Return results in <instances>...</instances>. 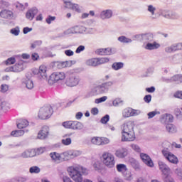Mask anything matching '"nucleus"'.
I'll return each mask as SVG.
<instances>
[{
	"label": "nucleus",
	"instance_id": "f257e3e1",
	"mask_svg": "<svg viewBox=\"0 0 182 182\" xmlns=\"http://www.w3.org/2000/svg\"><path fill=\"white\" fill-rule=\"evenodd\" d=\"M136 134H134V122L127 121L122 127V141H134Z\"/></svg>",
	"mask_w": 182,
	"mask_h": 182
},
{
	"label": "nucleus",
	"instance_id": "f03ea898",
	"mask_svg": "<svg viewBox=\"0 0 182 182\" xmlns=\"http://www.w3.org/2000/svg\"><path fill=\"white\" fill-rule=\"evenodd\" d=\"M68 172L70 177L75 182L83 181V177L82 174H87V169L83 168V166H70L68 168Z\"/></svg>",
	"mask_w": 182,
	"mask_h": 182
},
{
	"label": "nucleus",
	"instance_id": "7ed1b4c3",
	"mask_svg": "<svg viewBox=\"0 0 182 182\" xmlns=\"http://www.w3.org/2000/svg\"><path fill=\"white\" fill-rule=\"evenodd\" d=\"M101 160L104 165L108 168H113L116 161L114 160V155L110 152H104L102 155Z\"/></svg>",
	"mask_w": 182,
	"mask_h": 182
},
{
	"label": "nucleus",
	"instance_id": "20e7f679",
	"mask_svg": "<svg viewBox=\"0 0 182 182\" xmlns=\"http://www.w3.org/2000/svg\"><path fill=\"white\" fill-rule=\"evenodd\" d=\"M53 114V109L50 106H44L39 109L38 117L41 120H46Z\"/></svg>",
	"mask_w": 182,
	"mask_h": 182
},
{
	"label": "nucleus",
	"instance_id": "39448f33",
	"mask_svg": "<svg viewBox=\"0 0 182 182\" xmlns=\"http://www.w3.org/2000/svg\"><path fill=\"white\" fill-rule=\"evenodd\" d=\"M62 126L65 129H70V130H82L83 124L77 121H65L62 123Z\"/></svg>",
	"mask_w": 182,
	"mask_h": 182
},
{
	"label": "nucleus",
	"instance_id": "423d86ee",
	"mask_svg": "<svg viewBox=\"0 0 182 182\" xmlns=\"http://www.w3.org/2000/svg\"><path fill=\"white\" fill-rule=\"evenodd\" d=\"M162 154L166 160L169 163H171V164H178V158L174 155V154L168 151V149H163Z\"/></svg>",
	"mask_w": 182,
	"mask_h": 182
},
{
	"label": "nucleus",
	"instance_id": "0eeeda50",
	"mask_svg": "<svg viewBox=\"0 0 182 182\" xmlns=\"http://www.w3.org/2000/svg\"><path fill=\"white\" fill-rule=\"evenodd\" d=\"M66 77V75L63 72H58L52 73L48 79L49 85H54L59 80H63Z\"/></svg>",
	"mask_w": 182,
	"mask_h": 182
},
{
	"label": "nucleus",
	"instance_id": "6e6552de",
	"mask_svg": "<svg viewBox=\"0 0 182 182\" xmlns=\"http://www.w3.org/2000/svg\"><path fill=\"white\" fill-rule=\"evenodd\" d=\"M141 112L139 109H134L132 107H127L122 110V117L127 119L129 117H134V116H139Z\"/></svg>",
	"mask_w": 182,
	"mask_h": 182
},
{
	"label": "nucleus",
	"instance_id": "1a4fd4ad",
	"mask_svg": "<svg viewBox=\"0 0 182 182\" xmlns=\"http://www.w3.org/2000/svg\"><path fill=\"white\" fill-rule=\"evenodd\" d=\"M80 154L79 151H66L61 154V160L62 161H66L68 160H70V159H75V157H77Z\"/></svg>",
	"mask_w": 182,
	"mask_h": 182
},
{
	"label": "nucleus",
	"instance_id": "9d476101",
	"mask_svg": "<svg viewBox=\"0 0 182 182\" xmlns=\"http://www.w3.org/2000/svg\"><path fill=\"white\" fill-rule=\"evenodd\" d=\"M91 143L95 146H105L110 143V139L107 137L94 136L91 139Z\"/></svg>",
	"mask_w": 182,
	"mask_h": 182
},
{
	"label": "nucleus",
	"instance_id": "9b49d317",
	"mask_svg": "<svg viewBox=\"0 0 182 182\" xmlns=\"http://www.w3.org/2000/svg\"><path fill=\"white\" fill-rule=\"evenodd\" d=\"M141 159L142 160L143 163L146 164L148 167H154V164L153 163V160L149 155L144 153L140 154Z\"/></svg>",
	"mask_w": 182,
	"mask_h": 182
},
{
	"label": "nucleus",
	"instance_id": "f8f14e48",
	"mask_svg": "<svg viewBox=\"0 0 182 182\" xmlns=\"http://www.w3.org/2000/svg\"><path fill=\"white\" fill-rule=\"evenodd\" d=\"M65 83L67 86H70V87H73V86H77V85H79V78L75 75H71L67 79Z\"/></svg>",
	"mask_w": 182,
	"mask_h": 182
},
{
	"label": "nucleus",
	"instance_id": "ddd939ff",
	"mask_svg": "<svg viewBox=\"0 0 182 182\" xmlns=\"http://www.w3.org/2000/svg\"><path fill=\"white\" fill-rule=\"evenodd\" d=\"M159 170H161V173L164 174V176H168V174H170V171H171L170 167L163 161L159 162Z\"/></svg>",
	"mask_w": 182,
	"mask_h": 182
},
{
	"label": "nucleus",
	"instance_id": "4468645a",
	"mask_svg": "<svg viewBox=\"0 0 182 182\" xmlns=\"http://www.w3.org/2000/svg\"><path fill=\"white\" fill-rule=\"evenodd\" d=\"M97 55H100L101 56H107L112 55V49L110 48H98L95 50Z\"/></svg>",
	"mask_w": 182,
	"mask_h": 182
},
{
	"label": "nucleus",
	"instance_id": "2eb2a0df",
	"mask_svg": "<svg viewBox=\"0 0 182 182\" xmlns=\"http://www.w3.org/2000/svg\"><path fill=\"white\" fill-rule=\"evenodd\" d=\"M127 154H129V151L126 148H120L115 151V156L118 159H124Z\"/></svg>",
	"mask_w": 182,
	"mask_h": 182
},
{
	"label": "nucleus",
	"instance_id": "dca6fc26",
	"mask_svg": "<svg viewBox=\"0 0 182 182\" xmlns=\"http://www.w3.org/2000/svg\"><path fill=\"white\" fill-rule=\"evenodd\" d=\"M49 135V127H43L41 130L38 134V138L41 139V140H43V139H46L48 136Z\"/></svg>",
	"mask_w": 182,
	"mask_h": 182
},
{
	"label": "nucleus",
	"instance_id": "f3484780",
	"mask_svg": "<svg viewBox=\"0 0 182 182\" xmlns=\"http://www.w3.org/2000/svg\"><path fill=\"white\" fill-rule=\"evenodd\" d=\"M50 157L54 161V163H60L62 161V154L58 152H51L50 154Z\"/></svg>",
	"mask_w": 182,
	"mask_h": 182
},
{
	"label": "nucleus",
	"instance_id": "a211bd4d",
	"mask_svg": "<svg viewBox=\"0 0 182 182\" xmlns=\"http://www.w3.org/2000/svg\"><path fill=\"white\" fill-rule=\"evenodd\" d=\"M0 16L4 19H11L14 16V13L10 10L4 9L0 12Z\"/></svg>",
	"mask_w": 182,
	"mask_h": 182
},
{
	"label": "nucleus",
	"instance_id": "6ab92c4d",
	"mask_svg": "<svg viewBox=\"0 0 182 182\" xmlns=\"http://www.w3.org/2000/svg\"><path fill=\"white\" fill-rule=\"evenodd\" d=\"M65 5L66 8H69V9H72L73 11H75V12H79L80 9H79V5L72 4L70 1H65Z\"/></svg>",
	"mask_w": 182,
	"mask_h": 182
},
{
	"label": "nucleus",
	"instance_id": "aec40b11",
	"mask_svg": "<svg viewBox=\"0 0 182 182\" xmlns=\"http://www.w3.org/2000/svg\"><path fill=\"white\" fill-rule=\"evenodd\" d=\"M36 156V151L35 149H28L22 154V157L28 159V157H35Z\"/></svg>",
	"mask_w": 182,
	"mask_h": 182
},
{
	"label": "nucleus",
	"instance_id": "412c9836",
	"mask_svg": "<svg viewBox=\"0 0 182 182\" xmlns=\"http://www.w3.org/2000/svg\"><path fill=\"white\" fill-rule=\"evenodd\" d=\"M29 126V122L26 119H20L18 120V122L17 123V127L18 129H26V127H28Z\"/></svg>",
	"mask_w": 182,
	"mask_h": 182
},
{
	"label": "nucleus",
	"instance_id": "4be33fe9",
	"mask_svg": "<svg viewBox=\"0 0 182 182\" xmlns=\"http://www.w3.org/2000/svg\"><path fill=\"white\" fill-rule=\"evenodd\" d=\"M11 72H22L23 70V64H15L13 67L10 68Z\"/></svg>",
	"mask_w": 182,
	"mask_h": 182
},
{
	"label": "nucleus",
	"instance_id": "5701e85b",
	"mask_svg": "<svg viewBox=\"0 0 182 182\" xmlns=\"http://www.w3.org/2000/svg\"><path fill=\"white\" fill-rule=\"evenodd\" d=\"M106 92L105 91V88H103V85H98L93 88L92 90V93L94 95H102V93H105Z\"/></svg>",
	"mask_w": 182,
	"mask_h": 182
},
{
	"label": "nucleus",
	"instance_id": "b1692460",
	"mask_svg": "<svg viewBox=\"0 0 182 182\" xmlns=\"http://www.w3.org/2000/svg\"><path fill=\"white\" fill-rule=\"evenodd\" d=\"M159 48H160V44L157 42H154L153 43H148L146 46V49H148L149 50L159 49Z\"/></svg>",
	"mask_w": 182,
	"mask_h": 182
},
{
	"label": "nucleus",
	"instance_id": "393cba45",
	"mask_svg": "<svg viewBox=\"0 0 182 182\" xmlns=\"http://www.w3.org/2000/svg\"><path fill=\"white\" fill-rule=\"evenodd\" d=\"M25 134V131L23 130H14L12 131L11 133V136L13 137H21Z\"/></svg>",
	"mask_w": 182,
	"mask_h": 182
},
{
	"label": "nucleus",
	"instance_id": "a878e982",
	"mask_svg": "<svg viewBox=\"0 0 182 182\" xmlns=\"http://www.w3.org/2000/svg\"><path fill=\"white\" fill-rule=\"evenodd\" d=\"M46 70H47V68L46 65H41L39 67V70H38V74L40 75V76H41L42 77H46Z\"/></svg>",
	"mask_w": 182,
	"mask_h": 182
},
{
	"label": "nucleus",
	"instance_id": "bb28decb",
	"mask_svg": "<svg viewBox=\"0 0 182 182\" xmlns=\"http://www.w3.org/2000/svg\"><path fill=\"white\" fill-rule=\"evenodd\" d=\"M117 170L119 173H124L127 171V166L125 164H119L117 165Z\"/></svg>",
	"mask_w": 182,
	"mask_h": 182
},
{
	"label": "nucleus",
	"instance_id": "cd10ccee",
	"mask_svg": "<svg viewBox=\"0 0 182 182\" xmlns=\"http://www.w3.org/2000/svg\"><path fill=\"white\" fill-rule=\"evenodd\" d=\"M89 66H99L98 58H91L87 61Z\"/></svg>",
	"mask_w": 182,
	"mask_h": 182
},
{
	"label": "nucleus",
	"instance_id": "c85d7f7f",
	"mask_svg": "<svg viewBox=\"0 0 182 182\" xmlns=\"http://www.w3.org/2000/svg\"><path fill=\"white\" fill-rule=\"evenodd\" d=\"M112 15H113V14L110 10H107L105 11H104L101 13V17L102 18V19L112 18Z\"/></svg>",
	"mask_w": 182,
	"mask_h": 182
},
{
	"label": "nucleus",
	"instance_id": "c756f323",
	"mask_svg": "<svg viewBox=\"0 0 182 182\" xmlns=\"http://www.w3.org/2000/svg\"><path fill=\"white\" fill-rule=\"evenodd\" d=\"M102 87L104 88L105 92H107L109 89H112L113 87V82L109 81L105 83H102Z\"/></svg>",
	"mask_w": 182,
	"mask_h": 182
},
{
	"label": "nucleus",
	"instance_id": "7c9ffc66",
	"mask_svg": "<svg viewBox=\"0 0 182 182\" xmlns=\"http://www.w3.org/2000/svg\"><path fill=\"white\" fill-rule=\"evenodd\" d=\"M166 130L168 133H176L177 132V128L173 124H168L166 125Z\"/></svg>",
	"mask_w": 182,
	"mask_h": 182
},
{
	"label": "nucleus",
	"instance_id": "2f4dec72",
	"mask_svg": "<svg viewBox=\"0 0 182 182\" xmlns=\"http://www.w3.org/2000/svg\"><path fill=\"white\" fill-rule=\"evenodd\" d=\"M29 172L31 174H38V173H41V168L38 166H34L29 168Z\"/></svg>",
	"mask_w": 182,
	"mask_h": 182
},
{
	"label": "nucleus",
	"instance_id": "473e14b6",
	"mask_svg": "<svg viewBox=\"0 0 182 182\" xmlns=\"http://www.w3.org/2000/svg\"><path fill=\"white\" fill-rule=\"evenodd\" d=\"M26 18L30 21H32V19L35 18V12L33 10H28L26 14Z\"/></svg>",
	"mask_w": 182,
	"mask_h": 182
},
{
	"label": "nucleus",
	"instance_id": "72a5a7b5",
	"mask_svg": "<svg viewBox=\"0 0 182 182\" xmlns=\"http://www.w3.org/2000/svg\"><path fill=\"white\" fill-rule=\"evenodd\" d=\"M123 66H124L123 63H114L112 64V69H114V70H119V69L123 68Z\"/></svg>",
	"mask_w": 182,
	"mask_h": 182
},
{
	"label": "nucleus",
	"instance_id": "f704fd0d",
	"mask_svg": "<svg viewBox=\"0 0 182 182\" xmlns=\"http://www.w3.org/2000/svg\"><path fill=\"white\" fill-rule=\"evenodd\" d=\"M118 41L122 42V43H130L132 42V39L127 38L126 36H120L118 38Z\"/></svg>",
	"mask_w": 182,
	"mask_h": 182
},
{
	"label": "nucleus",
	"instance_id": "c9c22d12",
	"mask_svg": "<svg viewBox=\"0 0 182 182\" xmlns=\"http://www.w3.org/2000/svg\"><path fill=\"white\" fill-rule=\"evenodd\" d=\"M98 59V65H105V63H109L108 58H97Z\"/></svg>",
	"mask_w": 182,
	"mask_h": 182
},
{
	"label": "nucleus",
	"instance_id": "e433bc0d",
	"mask_svg": "<svg viewBox=\"0 0 182 182\" xmlns=\"http://www.w3.org/2000/svg\"><path fill=\"white\" fill-rule=\"evenodd\" d=\"M172 47L173 48V52H176V50H182V43L173 44L172 45Z\"/></svg>",
	"mask_w": 182,
	"mask_h": 182
},
{
	"label": "nucleus",
	"instance_id": "4c0bfd02",
	"mask_svg": "<svg viewBox=\"0 0 182 182\" xmlns=\"http://www.w3.org/2000/svg\"><path fill=\"white\" fill-rule=\"evenodd\" d=\"M61 143L64 144V146H69L70 144H72V139L70 138L63 139H62Z\"/></svg>",
	"mask_w": 182,
	"mask_h": 182
},
{
	"label": "nucleus",
	"instance_id": "58836bf2",
	"mask_svg": "<svg viewBox=\"0 0 182 182\" xmlns=\"http://www.w3.org/2000/svg\"><path fill=\"white\" fill-rule=\"evenodd\" d=\"M156 114H160V112L159 111H152L147 114L148 119H153L154 116H156Z\"/></svg>",
	"mask_w": 182,
	"mask_h": 182
},
{
	"label": "nucleus",
	"instance_id": "ea45409f",
	"mask_svg": "<svg viewBox=\"0 0 182 182\" xmlns=\"http://www.w3.org/2000/svg\"><path fill=\"white\" fill-rule=\"evenodd\" d=\"M165 119H166V122H167V123H172L173 120H174V117H173V115H171L170 114H166L165 115Z\"/></svg>",
	"mask_w": 182,
	"mask_h": 182
},
{
	"label": "nucleus",
	"instance_id": "a19ab883",
	"mask_svg": "<svg viewBox=\"0 0 182 182\" xmlns=\"http://www.w3.org/2000/svg\"><path fill=\"white\" fill-rule=\"evenodd\" d=\"M16 62V60L15 59V58L11 57L7 59V60H6L5 63L6 65H14L15 64V63Z\"/></svg>",
	"mask_w": 182,
	"mask_h": 182
},
{
	"label": "nucleus",
	"instance_id": "79ce46f5",
	"mask_svg": "<svg viewBox=\"0 0 182 182\" xmlns=\"http://www.w3.org/2000/svg\"><path fill=\"white\" fill-rule=\"evenodd\" d=\"M26 86L27 87V89H33V81H32L31 80H27L26 81Z\"/></svg>",
	"mask_w": 182,
	"mask_h": 182
},
{
	"label": "nucleus",
	"instance_id": "37998d69",
	"mask_svg": "<svg viewBox=\"0 0 182 182\" xmlns=\"http://www.w3.org/2000/svg\"><path fill=\"white\" fill-rule=\"evenodd\" d=\"M107 100V96H103L100 98H97L95 100V103L99 104V103H103V102H106Z\"/></svg>",
	"mask_w": 182,
	"mask_h": 182
},
{
	"label": "nucleus",
	"instance_id": "c03bdc74",
	"mask_svg": "<svg viewBox=\"0 0 182 182\" xmlns=\"http://www.w3.org/2000/svg\"><path fill=\"white\" fill-rule=\"evenodd\" d=\"M9 6V3L4 0L0 1V9L4 8H8Z\"/></svg>",
	"mask_w": 182,
	"mask_h": 182
},
{
	"label": "nucleus",
	"instance_id": "a18cd8bd",
	"mask_svg": "<svg viewBox=\"0 0 182 182\" xmlns=\"http://www.w3.org/2000/svg\"><path fill=\"white\" fill-rule=\"evenodd\" d=\"M109 120H110V117L108 114H106L101 119V123H102L103 124H106V123H107Z\"/></svg>",
	"mask_w": 182,
	"mask_h": 182
},
{
	"label": "nucleus",
	"instance_id": "49530a36",
	"mask_svg": "<svg viewBox=\"0 0 182 182\" xmlns=\"http://www.w3.org/2000/svg\"><path fill=\"white\" fill-rule=\"evenodd\" d=\"M46 151V149L45 147H41L36 149V155L38 154H43Z\"/></svg>",
	"mask_w": 182,
	"mask_h": 182
},
{
	"label": "nucleus",
	"instance_id": "de8ad7c7",
	"mask_svg": "<svg viewBox=\"0 0 182 182\" xmlns=\"http://www.w3.org/2000/svg\"><path fill=\"white\" fill-rule=\"evenodd\" d=\"M131 147L134 151H136L137 153H140L141 151V149H140V146L139 145L133 144L131 145Z\"/></svg>",
	"mask_w": 182,
	"mask_h": 182
},
{
	"label": "nucleus",
	"instance_id": "09e8293b",
	"mask_svg": "<svg viewBox=\"0 0 182 182\" xmlns=\"http://www.w3.org/2000/svg\"><path fill=\"white\" fill-rule=\"evenodd\" d=\"M19 28L18 27H16L11 30V33H12V35H14L15 36H18V35H19Z\"/></svg>",
	"mask_w": 182,
	"mask_h": 182
},
{
	"label": "nucleus",
	"instance_id": "8fccbe9b",
	"mask_svg": "<svg viewBox=\"0 0 182 182\" xmlns=\"http://www.w3.org/2000/svg\"><path fill=\"white\" fill-rule=\"evenodd\" d=\"M41 45H42V41H37L31 44V48L32 49H35V48H38V46H41Z\"/></svg>",
	"mask_w": 182,
	"mask_h": 182
},
{
	"label": "nucleus",
	"instance_id": "3c124183",
	"mask_svg": "<svg viewBox=\"0 0 182 182\" xmlns=\"http://www.w3.org/2000/svg\"><path fill=\"white\" fill-rule=\"evenodd\" d=\"M55 19H56L55 16H48V18L46 19V22L48 24H50L52 23V22H53V21H55Z\"/></svg>",
	"mask_w": 182,
	"mask_h": 182
},
{
	"label": "nucleus",
	"instance_id": "603ef678",
	"mask_svg": "<svg viewBox=\"0 0 182 182\" xmlns=\"http://www.w3.org/2000/svg\"><path fill=\"white\" fill-rule=\"evenodd\" d=\"M9 89V87L6 84H3L1 86V92H2V93H5V92H8Z\"/></svg>",
	"mask_w": 182,
	"mask_h": 182
},
{
	"label": "nucleus",
	"instance_id": "864d4df0",
	"mask_svg": "<svg viewBox=\"0 0 182 182\" xmlns=\"http://www.w3.org/2000/svg\"><path fill=\"white\" fill-rule=\"evenodd\" d=\"M176 99H182V91H177L173 95Z\"/></svg>",
	"mask_w": 182,
	"mask_h": 182
},
{
	"label": "nucleus",
	"instance_id": "5fc2aeb1",
	"mask_svg": "<svg viewBox=\"0 0 182 182\" xmlns=\"http://www.w3.org/2000/svg\"><path fill=\"white\" fill-rule=\"evenodd\" d=\"M16 8H17V9H18L19 11H23L25 9V6H23V4L21 3H17L16 4Z\"/></svg>",
	"mask_w": 182,
	"mask_h": 182
},
{
	"label": "nucleus",
	"instance_id": "6e6d98bb",
	"mask_svg": "<svg viewBox=\"0 0 182 182\" xmlns=\"http://www.w3.org/2000/svg\"><path fill=\"white\" fill-rule=\"evenodd\" d=\"M145 103H150L151 102V95H147L144 97Z\"/></svg>",
	"mask_w": 182,
	"mask_h": 182
},
{
	"label": "nucleus",
	"instance_id": "4d7b16f0",
	"mask_svg": "<svg viewBox=\"0 0 182 182\" xmlns=\"http://www.w3.org/2000/svg\"><path fill=\"white\" fill-rule=\"evenodd\" d=\"M31 59L32 60H38V59H39V54L36 53H33L31 55Z\"/></svg>",
	"mask_w": 182,
	"mask_h": 182
},
{
	"label": "nucleus",
	"instance_id": "13d9d810",
	"mask_svg": "<svg viewBox=\"0 0 182 182\" xmlns=\"http://www.w3.org/2000/svg\"><path fill=\"white\" fill-rule=\"evenodd\" d=\"M156 91V88L154 87H150L146 88V92H148V93H154Z\"/></svg>",
	"mask_w": 182,
	"mask_h": 182
},
{
	"label": "nucleus",
	"instance_id": "bf43d9fd",
	"mask_svg": "<svg viewBox=\"0 0 182 182\" xmlns=\"http://www.w3.org/2000/svg\"><path fill=\"white\" fill-rule=\"evenodd\" d=\"M165 51L166 52V53H171L174 52L173 46L166 48Z\"/></svg>",
	"mask_w": 182,
	"mask_h": 182
},
{
	"label": "nucleus",
	"instance_id": "052dcab7",
	"mask_svg": "<svg viewBox=\"0 0 182 182\" xmlns=\"http://www.w3.org/2000/svg\"><path fill=\"white\" fill-rule=\"evenodd\" d=\"M85 50V46H80L75 50L77 53H80V52H83Z\"/></svg>",
	"mask_w": 182,
	"mask_h": 182
},
{
	"label": "nucleus",
	"instance_id": "680f3d73",
	"mask_svg": "<svg viewBox=\"0 0 182 182\" xmlns=\"http://www.w3.org/2000/svg\"><path fill=\"white\" fill-rule=\"evenodd\" d=\"M65 53L67 56H73L75 54L72 50H65Z\"/></svg>",
	"mask_w": 182,
	"mask_h": 182
},
{
	"label": "nucleus",
	"instance_id": "e2e57ef3",
	"mask_svg": "<svg viewBox=\"0 0 182 182\" xmlns=\"http://www.w3.org/2000/svg\"><path fill=\"white\" fill-rule=\"evenodd\" d=\"M99 113V109L96 107H94L91 109V114L96 116Z\"/></svg>",
	"mask_w": 182,
	"mask_h": 182
},
{
	"label": "nucleus",
	"instance_id": "0e129e2a",
	"mask_svg": "<svg viewBox=\"0 0 182 182\" xmlns=\"http://www.w3.org/2000/svg\"><path fill=\"white\" fill-rule=\"evenodd\" d=\"M148 11L151 13L152 15H154V11H156V8L153 7L151 5L148 6Z\"/></svg>",
	"mask_w": 182,
	"mask_h": 182
},
{
	"label": "nucleus",
	"instance_id": "69168bd1",
	"mask_svg": "<svg viewBox=\"0 0 182 182\" xmlns=\"http://www.w3.org/2000/svg\"><path fill=\"white\" fill-rule=\"evenodd\" d=\"M82 117H83V113L79 112L75 114V118L77 119V120H80V119H82Z\"/></svg>",
	"mask_w": 182,
	"mask_h": 182
},
{
	"label": "nucleus",
	"instance_id": "338daca9",
	"mask_svg": "<svg viewBox=\"0 0 182 182\" xmlns=\"http://www.w3.org/2000/svg\"><path fill=\"white\" fill-rule=\"evenodd\" d=\"M32 31V28H29V27H25L23 29V32L24 33V35H26V33H28V32H31Z\"/></svg>",
	"mask_w": 182,
	"mask_h": 182
},
{
	"label": "nucleus",
	"instance_id": "774afa93",
	"mask_svg": "<svg viewBox=\"0 0 182 182\" xmlns=\"http://www.w3.org/2000/svg\"><path fill=\"white\" fill-rule=\"evenodd\" d=\"M165 182H176L174 179L171 177H166L165 179Z\"/></svg>",
	"mask_w": 182,
	"mask_h": 182
}]
</instances>
